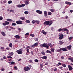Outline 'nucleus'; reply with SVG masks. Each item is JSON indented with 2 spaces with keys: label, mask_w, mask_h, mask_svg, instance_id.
<instances>
[{
  "label": "nucleus",
  "mask_w": 73,
  "mask_h": 73,
  "mask_svg": "<svg viewBox=\"0 0 73 73\" xmlns=\"http://www.w3.org/2000/svg\"><path fill=\"white\" fill-rule=\"evenodd\" d=\"M73 58H68V60H71V61H72V60Z\"/></svg>",
  "instance_id": "52"
},
{
  "label": "nucleus",
  "mask_w": 73,
  "mask_h": 73,
  "mask_svg": "<svg viewBox=\"0 0 73 73\" xmlns=\"http://www.w3.org/2000/svg\"><path fill=\"white\" fill-rule=\"evenodd\" d=\"M38 42H36L32 45V47L33 48H35L36 46H38Z\"/></svg>",
  "instance_id": "4"
},
{
  "label": "nucleus",
  "mask_w": 73,
  "mask_h": 73,
  "mask_svg": "<svg viewBox=\"0 0 73 73\" xmlns=\"http://www.w3.org/2000/svg\"><path fill=\"white\" fill-rule=\"evenodd\" d=\"M7 58H12V56H7Z\"/></svg>",
  "instance_id": "43"
},
{
  "label": "nucleus",
  "mask_w": 73,
  "mask_h": 73,
  "mask_svg": "<svg viewBox=\"0 0 73 73\" xmlns=\"http://www.w3.org/2000/svg\"><path fill=\"white\" fill-rule=\"evenodd\" d=\"M12 25L13 26H15L16 25V24L15 23H13L12 24Z\"/></svg>",
  "instance_id": "34"
},
{
  "label": "nucleus",
  "mask_w": 73,
  "mask_h": 73,
  "mask_svg": "<svg viewBox=\"0 0 73 73\" xmlns=\"http://www.w3.org/2000/svg\"><path fill=\"white\" fill-rule=\"evenodd\" d=\"M48 62L46 63L45 64V65H48Z\"/></svg>",
  "instance_id": "57"
},
{
  "label": "nucleus",
  "mask_w": 73,
  "mask_h": 73,
  "mask_svg": "<svg viewBox=\"0 0 73 73\" xmlns=\"http://www.w3.org/2000/svg\"><path fill=\"white\" fill-rule=\"evenodd\" d=\"M9 46L11 48H12V43H10V44H9Z\"/></svg>",
  "instance_id": "30"
},
{
  "label": "nucleus",
  "mask_w": 73,
  "mask_h": 73,
  "mask_svg": "<svg viewBox=\"0 0 73 73\" xmlns=\"http://www.w3.org/2000/svg\"><path fill=\"white\" fill-rule=\"evenodd\" d=\"M7 21H10V22H12V21H13V20H12V19H6Z\"/></svg>",
  "instance_id": "19"
},
{
  "label": "nucleus",
  "mask_w": 73,
  "mask_h": 73,
  "mask_svg": "<svg viewBox=\"0 0 73 73\" xmlns=\"http://www.w3.org/2000/svg\"><path fill=\"white\" fill-rule=\"evenodd\" d=\"M41 32L42 33H43V34H44V35H46V32H45L44 30H42L41 31Z\"/></svg>",
  "instance_id": "14"
},
{
  "label": "nucleus",
  "mask_w": 73,
  "mask_h": 73,
  "mask_svg": "<svg viewBox=\"0 0 73 73\" xmlns=\"http://www.w3.org/2000/svg\"><path fill=\"white\" fill-rule=\"evenodd\" d=\"M3 20V17L1 16H0V20Z\"/></svg>",
  "instance_id": "50"
},
{
  "label": "nucleus",
  "mask_w": 73,
  "mask_h": 73,
  "mask_svg": "<svg viewBox=\"0 0 73 73\" xmlns=\"http://www.w3.org/2000/svg\"><path fill=\"white\" fill-rule=\"evenodd\" d=\"M48 45H46H46H45V47H46V48L47 49H48L49 47V46H50V44H48Z\"/></svg>",
  "instance_id": "23"
},
{
  "label": "nucleus",
  "mask_w": 73,
  "mask_h": 73,
  "mask_svg": "<svg viewBox=\"0 0 73 73\" xmlns=\"http://www.w3.org/2000/svg\"><path fill=\"white\" fill-rule=\"evenodd\" d=\"M48 15H52V13L50 12H48Z\"/></svg>",
  "instance_id": "33"
},
{
  "label": "nucleus",
  "mask_w": 73,
  "mask_h": 73,
  "mask_svg": "<svg viewBox=\"0 0 73 73\" xmlns=\"http://www.w3.org/2000/svg\"><path fill=\"white\" fill-rule=\"evenodd\" d=\"M1 70L2 71H4V69L2 68L1 69Z\"/></svg>",
  "instance_id": "60"
},
{
  "label": "nucleus",
  "mask_w": 73,
  "mask_h": 73,
  "mask_svg": "<svg viewBox=\"0 0 73 73\" xmlns=\"http://www.w3.org/2000/svg\"><path fill=\"white\" fill-rule=\"evenodd\" d=\"M11 64L12 65H14V64H15V62H14L13 61L11 62Z\"/></svg>",
  "instance_id": "41"
},
{
  "label": "nucleus",
  "mask_w": 73,
  "mask_h": 73,
  "mask_svg": "<svg viewBox=\"0 0 73 73\" xmlns=\"http://www.w3.org/2000/svg\"><path fill=\"white\" fill-rule=\"evenodd\" d=\"M18 30L19 31V32H21V29L20 28H19L18 29Z\"/></svg>",
  "instance_id": "64"
},
{
  "label": "nucleus",
  "mask_w": 73,
  "mask_h": 73,
  "mask_svg": "<svg viewBox=\"0 0 73 73\" xmlns=\"http://www.w3.org/2000/svg\"><path fill=\"white\" fill-rule=\"evenodd\" d=\"M57 68H55L54 69V71L55 72H56V71H57Z\"/></svg>",
  "instance_id": "46"
},
{
  "label": "nucleus",
  "mask_w": 73,
  "mask_h": 73,
  "mask_svg": "<svg viewBox=\"0 0 73 73\" xmlns=\"http://www.w3.org/2000/svg\"><path fill=\"white\" fill-rule=\"evenodd\" d=\"M12 3V1H9L8 2V4H11Z\"/></svg>",
  "instance_id": "37"
},
{
  "label": "nucleus",
  "mask_w": 73,
  "mask_h": 73,
  "mask_svg": "<svg viewBox=\"0 0 73 73\" xmlns=\"http://www.w3.org/2000/svg\"><path fill=\"white\" fill-rule=\"evenodd\" d=\"M44 14L45 17H46V16H48V14H47V12H46V11H44Z\"/></svg>",
  "instance_id": "12"
},
{
  "label": "nucleus",
  "mask_w": 73,
  "mask_h": 73,
  "mask_svg": "<svg viewBox=\"0 0 73 73\" xmlns=\"http://www.w3.org/2000/svg\"><path fill=\"white\" fill-rule=\"evenodd\" d=\"M24 13L25 15H28L29 13V12L27 11H25L24 12Z\"/></svg>",
  "instance_id": "31"
},
{
  "label": "nucleus",
  "mask_w": 73,
  "mask_h": 73,
  "mask_svg": "<svg viewBox=\"0 0 73 73\" xmlns=\"http://www.w3.org/2000/svg\"><path fill=\"white\" fill-rule=\"evenodd\" d=\"M24 70L25 72H27L29 70H30L31 69V68L28 67H24Z\"/></svg>",
  "instance_id": "3"
},
{
  "label": "nucleus",
  "mask_w": 73,
  "mask_h": 73,
  "mask_svg": "<svg viewBox=\"0 0 73 73\" xmlns=\"http://www.w3.org/2000/svg\"><path fill=\"white\" fill-rule=\"evenodd\" d=\"M36 12L40 15H42V12L41 11H40L39 10H36Z\"/></svg>",
  "instance_id": "9"
},
{
  "label": "nucleus",
  "mask_w": 73,
  "mask_h": 73,
  "mask_svg": "<svg viewBox=\"0 0 73 73\" xmlns=\"http://www.w3.org/2000/svg\"><path fill=\"white\" fill-rule=\"evenodd\" d=\"M26 23H30V21L28 20H26Z\"/></svg>",
  "instance_id": "45"
},
{
  "label": "nucleus",
  "mask_w": 73,
  "mask_h": 73,
  "mask_svg": "<svg viewBox=\"0 0 73 73\" xmlns=\"http://www.w3.org/2000/svg\"><path fill=\"white\" fill-rule=\"evenodd\" d=\"M61 50H62V49L61 48H60V49H58L57 50V52H60V51H61Z\"/></svg>",
  "instance_id": "26"
},
{
  "label": "nucleus",
  "mask_w": 73,
  "mask_h": 73,
  "mask_svg": "<svg viewBox=\"0 0 73 73\" xmlns=\"http://www.w3.org/2000/svg\"><path fill=\"white\" fill-rule=\"evenodd\" d=\"M62 66H63L64 68H65L66 67V65L65 64H62Z\"/></svg>",
  "instance_id": "35"
},
{
  "label": "nucleus",
  "mask_w": 73,
  "mask_h": 73,
  "mask_svg": "<svg viewBox=\"0 0 73 73\" xmlns=\"http://www.w3.org/2000/svg\"><path fill=\"white\" fill-rule=\"evenodd\" d=\"M53 23V21H46L44 23V25H49V26H50L51 25H52V24Z\"/></svg>",
  "instance_id": "1"
},
{
  "label": "nucleus",
  "mask_w": 73,
  "mask_h": 73,
  "mask_svg": "<svg viewBox=\"0 0 73 73\" xmlns=\"http://www.w3.org/2000/svg\"><path fill=\"white\" fill-rule=\"evenodd\" d=\"M10 12H14V10L11 9L10 11Z\"/></svg>",
  "instance_id": "49"
},
{
  "label": "nucleus",
  "mask_w": 73,
  "mask_h": 73,
  "mask_svg": "<svg viewBox=\"0 0 73 73\" xmlns=\"http://www.w3.org/2000/svg\"><path fill=\"white\" fill-rule=\"evenodd\" d=\"M1 49H3V50L4 49V48L3 47H2L1 48Z\"/></svg>",
  "instance_id": "59"
},
{
  "label": "nucleus",
  "mask_w": 73,
  "mask_h": 73,
  "mask_svg": "<svg viewBox=\"0 0 73 73\" xmlns=\"http://www.w3.org/2000/svg\"><path fill=\"white\" fill-rule=\"evenodd\" d=\"M47 53H51V51L49 50H47L46 51Z\"/></svg>",
  "instance_id": "32"
},
{
  "label": "nucleus",
  "mask_w": 73,
  "mask_h": 73,
  "mask_svg": "<svg viewBox=\"0 0 73 73\" xmlns=\"http://www.w3.org/2000/svg\"><path fill=\"white\" fill-rule=\"evenodd\" d=\"M6 2H7V0H5L4 1L3 3H6Z\"/></svg>",
  "instance_id": "58"
},
{
  "label": "nucleus",
  "mask_w": 73,
  "mask_h": 73,
  "mask_svg": "<svg viewBox=\"0 0 73 73\" xmlns=\"http://www.w3.org/2000/svg\"><path fill=\"white\" fill-rule=\"evenodd\" d=\"M73 38V36H71L69 38V40H72V38Z\"/></svg>",
  "instance_id": "40"
},
{
  "label": "nucleus",
  "mask_w": 73,
  "mask_h": 73,
  "mask_svg": "<svg viewBox=\"0 0 73 73\" xmlns=\"http://www.w3.org/2000/svg\"><path fill=\"white\" fill-rule=\"evenodd\" d=\"M4 23L6 24V25H8L9 24V23L7 21H5Z\"/></svg>",
  "instance_id": "24"
},
{
  "label": "nucleus",
  "mask_w": 73,
  "mask_h": 73,
  "mask_svg": "<svg viewBox=\"0 0 73 73\" xmlns=\"http://www.w3.org/2000/svg\"><path fill=\"white\" fill-rule=\"evenodd\" d=\"M3 58L4 59V60H5L6 59V57L5 56H4L3 57Z\"/></svg>",
  "instance_id": "56"
},
{
  "label": "nucleus",
  "mask_w": 73,
  "mask_h": 73,
  "mask_svg": "<svg viewBox=\"0 0 73 73\" xmlns=\"http://www.w3.org/2000/svg\"><path fill=\"white\" fill-rule=\"evenodd\" d=\"M20 19H21V20H24L25 19V17H20Z\"/></svg>",
  "instance_id": "25"
},
{
  "label": "nucleus",
  "mask_w": 73,
  "mask_h": 73,
  "mask_svg": "<svg viewBox=\"0 0 73 73\" xmlns=\"http://www.w3.org/2000/svg\"><path fill=\"white\" fill-rule=\"evenodd\" d=\"M6 49L7 50H9L10 49V48L9 47H7L6 48Z\"/></svg>",
  "instance_id": "61"
},
{
  "label": "nucleus",
  "mask_w": 73,
  "mask_h": 73,
  "mask_svg": "<svg viewBox=\"0 0 73 73\" xmlns=\"http://www.w3.org/2000/svg\"><path fill=\"white\" fill-rule=\"evenodd\" d=\"M68 4L69 5H71V3L68 2Z\"/></svg>",
  "instance_id": "62"
},
{
  "label": "nucleus",
  "mask_w": 73,
  "mask_h": 73,
  "mask_svg": "<svg viewBox=\"0 0 73 73\" xmlns=\"http://www.w3.org/2000/svg\"><path fill=\"white\" fill-rule=\"evenodd\" d=\"M43 65L42 64H40V66L41 67V68H43Z\"/></svg>",
  "instance_id": "53"
},
{
  "label": "nucleus",
  "mask_w": 73,
  "mask_h": 73,
  "mask_svg": "<svg viewBox=\"0 0 73 73\" xmlns=\"http://www.w3.org/2000/svg\"><path fill=\"white\" fill-rule=\"evenodd\" d=\"M34 40L36 41H38V38H34Z\"/></svg>",
  "instance_id": "38"
},
{
  "label": "nucleus",
  "mask_w": 73,
  "mask_h": 73,
  "mask_svg": "<svg viewBox=\"0 0 73 73\" xmlns=\"http://www.w3.org/2000/svg\"><path fill=\"white\" fill-rule=\"evenodd\" d=\"M24 6H25V4H23L22 5H18L17 6V7L18 8H21L23 7H24Z\"/></svg>",
  "instance_id": "5"
},
{
  "label": "nucleus",
  "mask_w": 73,
  "mask_h": 73,
  "mask_svg": "<svg viewBox=\"0 0 73 73\" xmlns=\"http://www.w3.org/2000/svg\"><path fill=\"white\" fill-rule=\"evenodd\" d=\"M29 35V33H26L25 35V37L27 38V36H28V35Z\"/></svg>",
  "instance_id": "29"
},
{
  "label": "nucleus",
  "mask_w": 73,
  "mask_h": 73,
  "mask_svg": "<svg viewBox=\"0 0 73 73\" xmlns=\"http://www.w3.org/2000/svg\"><path fill=\"white\" fill-rule=\"evenodd\" d=\"M30 36L33 37H35V35L33 34H30Z\"/></svg>",
  "instance_id": "27"
},
{
  "label": "nucleus",
  "mask_w": 73,
  "mask_h": 73,
  "mask_svg": "<svg viewBox=\"0 0 73 73\" xmlns=\"http://www.w3.org/2000/svg\"><path fill=\"white\" fill-rule=\"evenodd\" d=\"M66 31V32H68L69 31V30H68L66 29H65V28H63V31Z\"/></svg>",
  "instance_id": "28"
},
{
  "label": "nucleus",
  "mask_w": 73,
  "mask_h": 73,
  "mask_svg": "<svg viewBox=\"0 0 73 73\" xmlns=\"http://www.w3.org/2000/svg\"><path fill=\"white\" fill-rule=\"evenodd\" d=\"M23 48H21L19 50H17L16 51V52L18 54H21L23 53Z\"/></svg>",
  "instance_id": "2"
},
{
  "label": "nucleus",
  "mask_w": 73,
  "mask_h": 73,
  "mask_svg": "<svg viewBox=\"0 0 73 73\" xmlns=\"http://www.w3.org/2000/svg\"><path fill=\"white\" fill-rule=\"evenodd\" d=\"M58 31L59 32H61V31H63V29H59L58 30Z\"/></svg>",
  "instance_id": "22"
},
{
  "label": "nucleus",
  "mask_w": 73,
  "mask_h": 73,
  "mask_svg": "<svg viewBox=\"0 0 73 73\" xmlns=\"http://www.w3.org/2000/svg\"><path fill=\"white\" fill-rule=\"evenodd\" d=\"M14 68L15 69V70H17V67L16 66H14Z\"/></svg>",
  "instance_id": "54"
},
{
  "label": "nucleus",
  "mask_w": 73,
  "mask_h": 73,
  "mask_svg": "<svg viewBox=\"0 0 73 73\" xmlns=\"http://www.w3.org/2000/svg\"><path fill=\"white\" fill-rule=\"evenodd\" d=\"M1 33L3 36H5V33L4 32H2Z\"/></svg>",
  "instance_id": "21"
},
{
  "label": "nucleus",
  "mask_w": 73,
  "mask_h": 73,
  "mask_svg": "<svg viewBox=\"0 0 73 73\" xmlns=\"http://www.w3.org/2000/svg\"><path fill=\"white\" fill-rule=\"evenodd\" d=\"M54 49L52 48L51 49V52H54Z\"/></svg>",
  "instance_id": "55"
},
{
  "label": "nucleus",
  "mask_w": 73,
  "mask_h": 73,
  "mask_svg": "<svg viewBox=\"0 0 73 73\" xmlns=\"http://www.w3.org/2000/svg\"><path fill=\"white\" fill-rule=\"evenodd\" d=\"M15 37L17 40H19L20 38V36L18 35H16L15 36Z\"/></svg>",
  "instance_id": "10"
},
{
  "label": "nucleus",
  "mask_w": 73,
  "mask_h": 73,
  "mask_svg": "<svg viewBox=\"0 0 73 73\" xmlns=\"http://www.w3.org/2000/svg\"><path fill=\"white\" fill-rule=\"evenodd\" d=\"M36 23L37 24H39V23H40V21H36Z\"/></svg>",
  "instance_id": "47"
},
{
  "label": "nucleus",
  "mask_w": 73,
  "mask_h": 73,
  "mask_svg": "<svg viewBox=\"0 0 73 73\" xmlns=\"http://www.w3.org/2000/svg\"><path fill=\"white\" fill-rule=\"evenodd\" d=\"M36 21L35 20H33V21L32 23H33V24H35V23H36Z\"/></svg>",
  "instance_id": "42"
},
{
  "label": "nucleus",
  "mask_w": 73,
  "mask_h": 73,
  "mask_svg": "<svg viewBox=\"0 0 73 73\" xmlns=\"http://www.w3.org/2000/svg\"><path fill=\"white\" fill-rule=\"evenodd\" d=\"M68 67L69 68V70H72L73 69V68H72V67L70 65H68Z\"/></svg>",
  "instance_id": "11"
},
{
  "label": "nucleus",
  "mask_w": 73,
  "mask_h": 73,
  "mask_svg": "<svg viewBox=\"0 0 73 73\" xmlns=\"http://www.w3.org/2000/svg\"><path fill=\"white\" fill-rule=\"evenodd\" d=\"M13 52H11L9 53V56H12L13 55Z\"/></svg>",
  "instance_id": "16"
},
{
  "label": "nucleus",
  "mask_w": 73,
  "mask_h": 73,
  "mask_svg": "<svg viewBox=\"0 0 73 73\" xmlns=\"http://www.w3.org/2000/svg\"><path fill=\"white\" fill-rule=\"evenodd\" d=\"M46 45V44L45 43H44L43 44H41L40 45V47H45V45Z\"/></svg>",
  "instance_id": "15"
},
{
  "label": "nucleus",
  "mask_w": 73,
  "mask_h": 73,
  "mask_svg": "<svg viewBox=\"0 0 73 73\" xmlns=\"http://www.w3.org/2000/svg\"><path fill=\"white\" fill-rule=\"evenodd\" d=\"M27 52L28 53H29V49H27Z\"/></svg>",
  "instance_id": "48"
},
{
  "label": "nucleus",
  "mask_w": 73,
  "mask_h": 73,
  "mask_svg": "<svg viewBox=\"0 0 73 73\" xmlns=\"http://www.w3.org/2000/svg\"><path fill=\"white\" fill-rule=\"evenodd\" d=\"M59 39L61 40L64 37V35L62 34H60L59 35Z\"/></svg>",
  "instance_id": "7"
},
{
  "label": "nucleus",
  "mask_w": 73,
  "mask_h": 73,
  "mask_svg": "<svg viewBox=\"0 0 73 73\" xmlns=\"http://www.w3.org/2000/svg\"><path fill=\"white\" fill-rule=\"evenodd\" d=\"M50 11L52 12H54V10L52 9H50Z\"/></svg>",
  "instance_id": "51"
},
{
  "label": "nucleus",
  "mask_w": 73,
  "mask_h": 73,
  "mask_svg": "<svg viewBox=\"0 0 73 73\" xmlns=\"http://www.w3.org/2000/svg\"><path fill=\"white\" fill-rule=\"evenodd\" d=\"M67 49H68V50H70L71 49V48H72V46L70 45L68 46L67 47Z\"/></svg>",
  "instance_id": "18"
},
{
  "label": "nucleus",
  "mask_w": 73,
  "mask_h": 73,
  "mask_svg": "<svg viewBox=\"0 0 73 73\" xmlns=\"http://www.w3.org/2000/svg\"><path fill=\"white\" fill-rule=\"evenodd\" d=\"M34 61H35V62H38V60L37 59H35L34 60Z\"/></svg>",
  "instance_id": "39"
},
{
  "label": "nucleus",
  "mask_w": 73,
  "mask_h": 73,
  "mask_svg": "<svg viewBox=\"0 0 73 73\" xmlns=\"http://www.w3.org/2000/svg\"><path fill=\"white\" fill-rule=\"evenodd\" d=\"M63 42H62V41L60 40L59 41V44H60V45H62L63 44V43H64Z\"/></svg>",
  "instance_id": "20"
},
{
  "label": "nucleus",
  "mask_w": 73,
  "mask_h": 73,
  "mask_svg": "<svg viewBox=\"0 0 73 73\" xmlns=\"http://www.w3.org/2000/svg\"><path fill=\"white\" fill-rule=\"evenodd\" d=\"M73 12V10H71L70 11V12L71 13H72V12Z\"/></svg>",
  "instance_id": "63"
},
{
  "label": "nucleus",
  "mask_w": 73,
  "mask_h": 73,
  "mask_svg": "<svg viewBox=\"0 0 73 73\" xmlns=\"http://www.w3.org/2000/svg\"><path fill=\"white\" fill-rule=\"evenodd\" d=\"M41 58L42 59H44L45 60H46V59H47V56H43Z\"/></svg>",
  "instance_id": "17"
},
{
  "label": "nucleus",
  "mask_w": 73,
  "mask_h": 73,
  "mask_svg": "<svg viewBox=\"0 0 73 73\" xmlns=\"http://www.w3.org/2000/svg\"><path fill=\"white\" fill-rule=\"evenodd\" d=\"M16 23L17 24H23V21H16Z\"/></svg>",
  "instance_id": "6"
},
{
  "label": "nucleus",
  "mask_w": 73,
  "mask_h": 73,
  "mask_svg": "<svg viewBox=\"0 0 73 73\" xmlns=\"http://www.w3.org/2000/svg\"><path fill=\"white\" fill-rule=\"evenodd\" d=\"M30 48H31L30 47V46H28L26 48H25V49H30Z\"/></svg>",
  "instance_id": "44"
},
{
  "label": "nucleus",
  "mask_w": 73,
  "mask_h": 73,
  "mask_svg": "<svg viewBox=\"0 0 73 73\" xmlns=\"http://www.w3.org/2000/svg\"><path fill=\"white\" fill-rule=\"evenodd\" d=\"M61 49L62 50H63V51H68V48L66 47L61 48Z\"/></svg>",
  "instance_id": "8"
},
{
  "label": "nucleus",
  "mask_w": 73,
  "mask_h": 73,
  "mask_svg": "<svg viewBox=\"0 0 73 73\" xmlns=\"http://www.w3.org/2000/svg\"><path fill=\"white\" fill-rule=\"evenodd\" d=\"M25 3L26 5H28L29 4V2L28 1H25Z\"/></svg>",
  "instance_id": "13"
},
{
  "label": "nucleus",
  "mask_w": 73,
  "mask_h": 73,
  "mask_svg": "<svg viewBox=\"0 0 73 73\" xmlns=\"http://www.w3.org/2000/svg\"><path fill=\"white\" fill-rule=\"evenodd\" d=\"M41 53L42 54H43V55H45V53L44 52H41Z\"/></svg>",
  "instance_id": "36"
}]
</instances>
